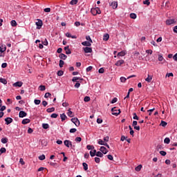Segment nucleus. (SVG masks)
<instances>
[{
    "instance_id": "31",
    "label": "nucleus",
    "mask_w": 177,
    "mask_h": 177,
    "mask_svg": "<svg viewBox=\"0 0 177 177\" xmlns=\"http://www.w3.org/2000/svg\"><path fill=\"white\" fill-rule=\"evenodd\" d=\"M86 39L88 41V42H90V44H93L92 39H91V36H86Z\"/></svg>"
},
{
    "instance_id": "15",
    "label": "nucleus",
    "mask_w": 177,
    "mask_h": 177,
    "mask_svg": "<svg viewBox=\"0 0 177 177\" xmlns=\"http://www.w3.org/2000/svg\"><path fill=\"white\" fill-rule=\"evenodd\" d=\"M111 6H112L113 9H117L118 7V3L117 1H113L111 3Z\"/></svg>"
},
{
    "instance_id": "55",
    "label": "nucleus",
    "mask_w": 177,
    "mask_h": 177,
    "mask_svg": "<svg viewBox=\"0 0 177 177\" xmlns=\"http://www.w3.org/2000/svg\"><path fill=\"white\" fill-rule=\"evenodd\" d=\"M160 154L161 156H167V152H166L165 151H160Z\"/></svg>"
},
{
    "instance_id": "53",
    "label": "nucleus",
    "mask_w": 177,
    "mask_h": 177,
    "mask_svg": "<svg viewBox=\"0 0 177 177\" xmlns=\"http://www.w3.org/2000/svg\"><path fill=\"white\" fill-rule=\"evenodd\" d=\"M42 44L45 46H48V40L46 39H44V41H42Z\"/></svg>"
},
{
    "instance_id": "10",
    "label": "nucleus",
    "mask_w": 177,
    "mask_h": 177,
    "mask_svg": "<svg viewBox=\"0 0 177 177\" xmlns=\"http://www.w3.org/2000/svg\"><path fill=\"white\" fill-rule=\"evenodd\" d=\"M13 86H15V87H19V88H21V86H23V82H17L15 83H14L13 84Z\"/></svg>"
},
{
    "instance_id": "45",
    "label": "nucleus",
    "mask_w": 177,
    "mask_h": 177,
    "mask_svg": "<svg viewBox=\"0 0 177 177\" xmlns=\"http://www.w3.org/2000/svg\"><path fill=\"white\" fill-rule=\"evenodd\" d=\"M63 74H64V72L63 71H59L57 72V75H58L59 77H62V75H63Z\"/></svg>"
},
{
    "instance_id": "34",
    "label": "nucleus",
    "mask_w": 177,
    "mask_h": 177,
    "mask_svg": "<svg viewBox=\"0 0 177 177\" xmlns=\"http://www.w3.org/2000/svg\"><path fill=\"white\" fill-rule=\"evenodd\" d=\"M168 123H167V122L164 121V120H161V122H160V126L161 127H165L166 125H167Z\"/></svg>"
},
{
    "instance_id": "19",
    "label": "nucleus",
    "mask_w": 177,
    "mask_h": 177,
    "mask_svg": "<svg viewBox=\"0 0 177 177\" xmlns=\"http://www.w3.org/2000/svg\"><path fill=\"white\" fill-rule=\"evenodd\" d=\"M152 80H153V76L148 75V77L145 79V81L147 82H151Z\"/></svg>"
},
{
    "instance_id": "28",
    "label": "nucleus",
    "mask_w": 177,
    "mask_h": 177,
    "mask_svg": "<svg viewBox=\"0 0 177 177\" xmlns=\"http://www.w3.org/2000/svg\"><path fill=\"white\" fill-rule=\"evenodd\" d=\"M68 117H71V118H73V111H71V109H69L68 110V113H67Z\"/></svg>"
},
{
    "instance_id": "23",
    "label": "nucleus",
    "mask_w": 177,
    "mask_h": 177,
    "mask_svg": "<svg viewBox=\"0 0 177 177\" xmlns=\"http://www.w3.org/2000/svg\"><path fill=\"white\" fill-rule=\"evenodd\" d=\"M60 117H61V120L62 121H65L66 120V118H67V116L66 115L65 113H62L60 115Z\"/></svg>"
},
{
    "instance_id": "32",
    "label": "nucleus",
    "mask_w": 177,
    "mask_h": 177,
    "mask_svg": "<svg viewBox=\"0 0 177 177\" xmlns=\"http://www.w3.org/2000/svg\"><path fill=\"white\" fill-rule=\"evenodd\" d=\"M77 3H78V0H71L70 1L71 5H77Z\"/></svg>"
},
{
    "instance_id": "17",
    "label": "nucleus",
    "mask_w": 177,
    "mask_h": 177,
    "mask_svg": "<svg viewBox=\"0 0 177 177\" xmlns=\"http://www.w3.org/2000/svg\"><path fill=\"white\" fill-rule=\"evenodd\" d=\"M6 50V46L1 45L0 46V53H3Z\"/></svg>"
},
{
    "instance_id": "33",
    "label": "nucleus",
    "mask_w": 177,
    "mask_h": 177,
    "mask_svg": "<svg viewBox=\"0 0 177 177\" xmlns=\"http://www.w3.org/2000/svg\"><path fill=\"white\" fill-rule=\"evenodd\" d=\"M98 145H101L102 146H104L106 145V142H104V141H103V140L100 139L98 141Z\"/></svg>"
},
{
    "instance_id": "62",
    "label": "nucleus",
    "mask_w": 177,
    "mask_h": 177,
    "mask_svg": "<svg viewBox=\"0 0 177 177\" xmlns=\"http://www.w3.org/2000/svg\"><path fill=\"white\" fill-rule=\"evenodd\" d=\"M49 96H51V94L50 93H46L44 97H46V99H48V97H49Z\"/></svg>"
},
{
    "instance_id": "41",
    "label": "nucleus",
    "mask_w": 177,
    "mask_h": 177,
    "mask_svg": "<svg viewBox=\"0 0 177 177\" xmlns=\"http://www.w3.org/2000/svg\"><path fill=\"white\" fill-rule=\"evenodd\" d=\"M78 80H80V77H73L72 79L73 82H78Z\"/></svg>"
},
{
    "instance_id": "50",
    "label": "nucleus",
    "mask_w": 177,
    "mask_h": 177,
    "mask_svg": "<svg viewBox=\"0 0 177 177\" xmlns=\"http://www.w3.org/2000/svg\"><path fill=\"white\" fill-rule=\"evenodd\" d=\"M63 66H64V61L61 59L59 60V67L62 68Z\"/></svg>"
},
{
    "instance_id": "42",
    "label": "nucleus",
    "mask_w": 177,
    "mask_h": 177,
    "mask_svg": "<svg viewBox=\"0 0 177 177\" xmlns=\"http://www.w3.org/2000/svg\"><path fill=\"white\" fill-rule=\"evenodd\" d=\"M86 149L87 150H93V149H95V147H93V145H87Z\"/></svg>"
},
{
    "instance_id": "64",
    "label": "nucleus",
    "mask_w": 177,
    "mask_h": 177,
    "mask_svg": "<svg viewBox=\"0 0 177 177\" xmlns=\"http://www.w3.org/2000/svg\"><path fill=\"white\" fill-rule=\"evenodd\" d=\"M173 31H174V32H175V34H177V26H176L173 28Z\"/></svg>"
},
{
    "instance_id": "56",
    "label": "nucleus",
    "mask_w": 177,
    "mask_h": 177,
    "mask_svg": "<svg viewBox=\"0 0 177 177\" xmlns=\"http://www.w3.org/2000/svg\"><path fill=\"white\" fill-rule=\"evenodd\" d=\"M93 68V67H92V66H88V68H86V71L87 73H89V71H91Z\"/></svg>"
},
{
    "instance_id": "48",
    "label": "nucleus",
    "mask_w": 177,
    "mask_h": 177,
    "mask_svg": "<svg viewBox=\"0 0 177 177\" xmlns=\"http://www.w3.org/2000/svg\"><path fill=\"white\" fill-rule=\"evenodd\" d=\"M118 100V99L117 97H114L112 101L111 102V103L112 104H114V103H117V101Z\"/></svg>"
},
{
    "instance_id": "9",
    "label": "nucleus",
    "mask_w": 177,
    "mask_h": 177,
    "mask_svg": "<svg viewBox=\"0 0 177 177\" xmlns=\"http://www.w3.org/2000/svg\"><path fill=\"white\" fill-rule=\"evenodd\" d=\"M4 121L6 122V125H9V124H12V122H13V119L11 118H6Z\"/></svg>"
},
{
    "instance_id": "14",
    "label": "nucleus",
    "mask_w": 177,
    "mask_h": 177,
    "mask_svg": "<svg viewBox=\"0 0 177 177\" xmlns=\"http://www.w3.org/2000/svg\"><path fill=\"white\" fill-rule=\"evenodd\" d=\"M30 122H31V120L28 118H26L22 120L21 124H23V125H26L27 124H30Z\"/></svg>"
},
{
    "instance_id": "25",
    "label": "nucleus",
    "mask_w": 177,
    "mask_h": 177,
    "mask_svg": "<svg viewBox=\"0 0 177 177\" xmlns=\"http://www.w3.org/2000/svg\"><path fill=\"white\" fill-rule=\"evenodd\" d=\"M3 153H6V148L1 147V149H0V156L3 154Z\"/></svg>"
},
{
    "instance_id": "51",
    "label": "nucleus",
    "mask_w": 177,
    "mask_h": 177,
    "mask_svg": "<svg viewBox=\"0 0 177 177\" xmlns=\"http://www.w3.org/2000/svg\"><path fill=\"white\" fill-rule=\"evenodd\" d=\"M44 12H45L46 13H49L50 12V8H44Z\"/></svg>"
},
{
    "instance_id": "39",
    "label": "nucleus",
    "mask_w": 177,
    "mask_h": 177,
    "mask_svg": "<svg viewBox=\"0 0 177 177\" xmlns=\"http://www.w3.org/2000/svg\"><path fill=\"white\" fill-rule=\"evenodd\" d=\"M130 17H131V19H136L137 15H136V14H135V13H131V14H130Z\"/></svg>"
},
{
    "instance_id": "1",
    "label": "nucleus",
    "mask_w": 177,
    "mask_h": 177,
    "mask_svg": "<svg viewBox=\"0 0 177 177\" xmlns=\"http://www.w3.org/2000/svg\"><path fill=\"white\" fill-rule=\"evenodd\" d=\"M117 109V108H116V107L112 108V109H111V111H112V115H115V116L117 117L119 114L121 113V110H120V109H118V110L117 111V109Z\"/></svg>"
},
{
    "instance_id": "59",
    "label": "nucleus",
    "mask_w": 177,
    "mask_h": 177,
    "mask_svg": "<svg viewBox=\"0 0 177 177\" xmlns=\"http://www.w3.org/2000/svg\"><path fill=\"white\" fill-rule=\"evenodd\" d=\"M75 142H81V140H82V138H81V137H77L75 139Z\"/></svg>"
},
{
    "instance_id": "6",
    "label": "nucleus",
    "mask_w": 177,
    "mask_h": 177,
    "mask_svg": "<svg viewBox=\"0 0 177 177\" xmlns=\"http://www.w3.org/2000/svg\"><path fill=\"white\" fill-rule=\"evenodd\" d=\"M124 63H125V61H124V59H120L116 62V63L115 64V66H116L117 67H120V66H122Z\"/></svg>"
},
{
    "instance_id": "58",
    "label": "nucleus",
    "mask_w": 177,
    "mask_h": 177,
    "mask_svg": "<svg viewBox=\"0 0 177 177\" xmlns=\"http://www.w3.org/2000/svg\"><path fill=\"white\" fill-rule=\"evenodd\" d=\"M75 132H77V129H70L71 133H75Z\"/></svg>"
},
{
    "instance_id": "46",
    "label": "nucleus",
    "mask_w": 177,
    "mask_h": 177,
    "mask_svg": "<svg viewBox=\"0 0 177 177\" xmlns=\"http://www.w3.org/2000/svg\"><path fill=\"white\" fill-rule=\"evenodd\" d=\"M39 160H40V161H44V160H45V155L43 154L39 156Z\"/></svg>"
},
{
    "instance_id": "5",
    "label": "nucleus",
    "mask_w": 177,
    "mask_h": 177,
    "mask_svg": "<svg viewBox=\"0 0 177 177\" xmlns=\"http://www.w3.org/2000/svg\"><path fill=\"white\" fill-rule=\"evenodd\" d=\"M71 122H73V124H75V125L76 127H80V120H78V118H73L71 119Z\"/></svg>"
},
{
    "instance_id": "13",
    "label": "nucleus",
    "mask_w": 177,
    "mask_h": 177,
    "mask_svg": "<svg viewBox=\"0 0 177 177\" xmlns=\"http://www.w3.org/2000/svg\"><path fill=\"white\" fill-rule=\"evenodd\" d=\"M36 26H37V29L39 30L41 27H42V21L41 19H38V21L36 22Z\"/></svg>"
},
{
    "instance_id": "2",
    "label": "nucleus",
    "mask_w": 177,
    "mask_h": 177,
    "mask_svg": "<svg viewBox=\"0 0 177 177\" xmlns=\"http://www.w3.org/2000/svg\"><path fill=\"white\" fill-rule=\"evenodd\" d=\"M93 12H95V13H93ZM91 13H93V16H96V15H100V13H102V11L100 10V8H95L91 9Z\"/></svg>"
},
{
    "instance_id": "3",
    "label": "nucleus",
    "mask_w": 177,
    "mask_h": 177,
    "mask_svg": "<svg viewBox=\"0 0 177 177\" xmlns=\"http://www.w3.org/2000/svg\"><path fill=\"white\" fill-rule=\"evenodd\" d=\"M64 145H65L66 147H71V149H73V142L70 140H66L64 142Z\"/></svg>"
},
{
    "instance_id": "54",
    "label": "nucleus",
    "mask_w": 177,
    "mask_h": 177,
    "mask_svg": "<svg viewBox=\"0 0 177 177\" xmlns=\"http://www.w3.org/2000/svg\"><path fill=\"white\" fill-rule=\"evenodd\" d=\"M98 73L100 74H103V73H104V68H100L99 71H98Z\"/></svg>"
},
{
    "instance_id": "40",
    "label": "nucleus",
    "mask_w": 177,
    "mask_h": 177,
    "mask_svg": "<svg viewBox=\"0 0 177 177\" xmlns=\"http://www.w3.org/2000/svg\"><path fill=\"white\" fill-rule=\"evenodd\" d=\"M84 102H91V97H89V96L84 97Z\"/></svg>"
},
{
    "instance_id": "27",
    "label": "nucleus",
    "mask_w": 177,
    "mask_h": 177,
    "mask_svg": "<svg viewBox=\"0 0 177 177\" xmlns=\"http://www.w3.org/2000/svg\"><path fill=\"white\" fill-rule=\"evenodd\" d=\"M47 113H53L55 111V107L48 108L46 109Z\"/></svg>"
},
{
    "instance_id": "43",
    "label": "nucleus",
    "mask_w": 177,
    "mask_h": 177,
    "mask_svg": "<svg viewBox=\"0 0 177 177\" xmlns=\"http://www.w3.org/2000/svg\"><path fill=\"white\" fill-rule=\"evenodd\" d=\"M133 120H139V117L138 116V115H136V113H133Z\"/></svg>"
},
{
    "instance_id": "22",
    "label": "nucleus",
    "mask_w": 177,
    "mask_h": 177,
    "mask_svg": "<svg viewBox=\"0 0 177 177\" xmlns=\"http://www.w3.org/2000/svg\"><path fill=\"white\" fill-rule=\"evenodd\" d=\"M8 140H9L8 139V138H1V143L5 145V144L8 143Z\"/></svg>"
},
{
    "instance_id": "47",
    "label": "nucleus",
    "mask_w": 177,
    "mask_h": 177,
    "mask_svg": "<svg viewBox=\"0 0 177 177\" xmlns=\"http://www.w3.org/2000/svg\"><path fill=\"white\" fill-rule=\"evenodd\" d=\"M34 103H35V104H37V105L41 104V100H35Z\"/></svg>"
},
{
    "instance_id": "16",
    "label": "nucleus",
    "mask_w": 177,
    "mask_h": 177,
    "mask_svg": "<svg viewBox=\"0 0 177 177\" xmlns=\"http://www.w3.org/2000/svg\"><path fill=\"white\" fill-rule=\"evenodd\" d=\"M82 45H83V46H91L92 44L89 41H83L82 42Z\"/></svg>"
},
{
    "instance_id": "38",
    "label": "nucleus",
    "mask_w": 177,
    "mask_h": 177,
    "mask_svg": "<svg viewBox=\"0 0 177 177\" xmlns=\"http://www.w3.org/2000/svg\"><path fill=\"white\" fill-rule=\"evenodd\" d=\"M42 127H43L44 129H48L49 128V124H46V123H44L42 124Z\"/></svg>"
},
{
    "instance_id": "18",
    "label": "nucleus",
    "mask_w": 177,
    "mask_h": 177,
    "mask_svg": "<svg viewBox=\"0 0 177 177\" xmlns=\"http://www.w3.org/2000/svg\"><path fill=\"white\" fill-rule=\"evenodd\" d=\"M59 59H62V60H66V59H67V55H66L64 53H61L59 55Z\"/></svg>"
},
{
    "instance_id": "11",
    "label": "nucleus",
    "mask_w": 177,
    "mask_h": 177,
    "mask_svg": "<svg viewBox=\"0 0 177 177\" xmlns=\"http://www.w3.org/2000/svg\"><path fill=\"white\" fill-rule=\"evenodd\" d=\"M84 51L85 53H92V48L89 47H84L83 48Z\"/></svg>"
},
{
    "instance_id": "7",
    "label": "nucleus",
    "mask_w": 177,
    "mask_h": 177,
    "mask_svg": "<svg viewBox=\"0 0 177 177\" xmlns=\"http://www.w3.org/2000/svg\"><path fill=\"white\" fill-rule=\"evenodd\" d=\"M19 118H24V117H27V113L24 111H20L19 114Z\"/></svg>"
},
{
    "instance_id": "44",
    "label": "nucleus",
    "mask_w": 177,
    "mask_h": 177,
    "mask_svg": "<svg viewBox=\"0 0 177 177\" xmlns=\"http://www.w3.org/2000/svg\"><path fill=\"white\" fill-rule=\"evenodd\" d=\"M158 60L159 62H162L164 60V57H162V55H159L158 57Z\"/></svg>"
},
{
    "instance_id": "26",
    "label": "nucleus",
    "mask_w": 177,
    "mask_h": 177,
    "mask_svg": "<svg viewBox=\"0 0 177 177\" xmlns=\"http://www.w3.org/2000/svg\"><path fill=\"white\" fill-rule=\"evenodd\" d=\"M171 142V140L169 139V138H166L164 140V143H165L166 145H169Z\"/></svg>"
},
{
    "instance_id": "8",
    "label": "nucleus",
    "mask_w": 177,
    "mask_h": 177,
    "mask_svg": "<svg viewBox=\"0 0 177 177\" xmlns=\"http://www.w3.org/2000/svg\"><path fill=\"white\" fill-rule=\"evenodd\" d=\"M64 50L66 52V55H71V50H70V46H65Z\"/></svg>"
},
{
    "instance_id": "60",
    "label": "nucleus",
    "mask_w": 177,
    "mask_h": 177,
    "mask_svg": "<svg viewBox=\"0 0 177 177\" xmlns=\"http://www.w3.org/2000/svg\"><path fill=\"white\" fill-rule=\"evenodd\" d=\"M95 161L97 164H99V162H100V158H95Z\"/></svg>"
},
{
    "instance_id": "57",
    "label": "nucleus",
    "mask_w": 177,
    "mask_h": 177,
    "mask_svg": "<svg viewBox=\"0 0 177 177\" xmlns=\"http://www.w3.org/2000/svg\"><path fill=\"white\" fill-rule=\"evenodd\" d=\"M133 55H134L136 57H138V56H139L140 53H139V52L138 51H135L134 53H133Z\"/></svg>"
},
{
    "instance_id": "52",
    "label": "nucleus",
    "mask_w": 177,
    "mask_h": 177,
    "mask_svg": "<svg viewBox=\"0 0 177 177\" xmlns=\"http://www.w3.org/2000/svg\"><path fill=\"white\" fill-rule=\"evenodd\" d=\"M59 115H57V113H53L51 114L50 117L51 118H57Z\"/></svg>"
},
{
    "instance_id": "20",
    "label": "nucleus",
    "mask_w": 177,
    "mask_h": 177,
    "mask_svg": "<svg viewBox=\"0 0 177 177\" xmlns=\"http://www.w3.org/2000/svg\"><path fill=\"white\" fill-rule=\"evenodd\" d=\"M0 82L1 84H3L4 85H6V84H8V81L6 80V79L0 77Z\"/></svg>"
},
{
    "instance_id": "49",
    "label": "nucleus",
    "mask_w": 177,
    "mask_h": 177,
    "mask_svg": "<svg viewBox=\"0 0 177 177\" xmlns=\"http://www.w3.org/2000/svg\"><path fill=\"white\" fill-rule=\"evenodd\" d=\"M39 88L40 91H45V89H46V88L44 85L39 86Z\"/></svg>"
},
{
    "instance_id": "24",
    "label": "nucleus",
    "mask_w": 177,
    "mask_h": 177,
    "mask_svg": "<svg viewBox=\"0 0 177 177\" xmlns=\"http://www.w3.org/2000/svg\"><path fill=\"white\" fill-rule=\"evenodd\" d=\"M125 55H127V53H125V51H121L118 53V56H120L121 57L125 56Z\"/></svg>"
},
{
    "instance_id": "35",
    "label": "nucleus",
    "mask_w": 177,
    "mask_h": 177,
    "mask_svg": "<svg viewBox=\"0 0 177 177\" xmlns=\"http://www.w3.org/2000/svg\"><path fill=\"white\" fill-rule=\"evenodd\" d=\"M143 4L147 5V6H150V0H145L143 1Z\"/></svg>"
},
{
    "instance_id": "36",
    "label": "nucleus",
    "mask_w": 177,
    "mask_h": 177,
    "mask_svg": "<svg viewBox=\"0 0 177 177\" xmlns=\"http://www.w3.org/2000/svg\"><path fill=\"white\" fill-rule=\"evenodd\" d=\"M95 156H97V157H103V153L100 151H97L96 153H95Z\"/></svg>"
},
{
    "instance_id": "30",
    "label": "nucleus",
    "mask_w": 177,
    "mask_h": 177,
    "mask_svg": "<svg viewBox=\"0 0 177 177\" xmlns=\"http://www.w3.org/2000/svg\"><path fill=\"white\" fill-rule=\"evenodd\" d=\"M10 24L12 27H16V26H17V22H16L15 20H12Z\"/></svg>"
},
{
    "instance_id": "4",
    "label": "nucleus",
    "mask_w": 177,
    "mask_h": 177,
    "mask_svg": "<svg viewBox=\"0 0 177 177\" xmlns=\"http://www.w3.org/2000/svg\"><path fill=\"white\" fill-rule=\"evenodd\" d=\"M175 23H176V21L175 20V19H170L166 20L167 26H171V24H175Z\"/></svg>"
},
{
    "instance_id": "12",
    "label": "nucleus",
    "mask_w": 177,
    "mask_h": 177,
    "mask_svg": "<svg viewBox=\"0 0 177 177\" xmlns=\"http://www.w3.org/2000/svg\"><path fill=\"white\" fill-rule=\"evenodd\" d=\"M100 150L102 153H103V154H107V153H109V151L104 147H101Z\"/></svg>"
},
{
    "instance_id": "61",
    "label": "nucleus",
    "mask_w": 177,
    "mask_h": 177,
    "mask_svg": "<svg viewBox=\"0 0 177 177\" xmlns=\"http://www.w3.org/2000/svg\"><path fill=\"white\" fill-rule=\"evenodd\" d=\"M107 158L113 161V160H114V158L113 157L112 155H108Z\"/></svg>"
},
{
    "instance_id": "29",
    "label": "nucleus",
    "mask_w": 177,
    "mask_h": 177,
    "mask_svg": "<svg viewBox=\"0 0 177 177\" xmlns=\"http://www.w3.org/2000/svg\"><path fill=\"white\" fill-rule=\"evenodd\" d=\"M82 165L84 171H88V164H86V162H83Z\"/></svg>"
},
{
    "instance_id": "37",
    "label": "nucleus",
    "mask_w": 177,
    "mask_h": 177,
    "mask_svg": "<svg viewBox=\"0 0 177 177\" xmlns=\"http://www.w3.org/2000/svg\"><path fill=\"white\" fill-rule=\"evenodd\" d=\"M135 169L137 172H139V171L142 169V165H139L138 166H137Z\"/></svg>"
},
{
    "instance_id": "21",
    "label": "nucleus",
    "mask_w": 177,
    "mask_h": 177,
    "mask_svg": "<svg viewBox=\"0 0 177 177\" xmlns=\"http://www.w3.org/2000/svg\"><path fill=\"white\" fill-rule=\"evenodd\" d=\"M109 38H110V35L109 34H104L103 37L104 41H109Z\"/></svg>"
},
{
    "instance_id": "63",
    "label": "nucleus",
    "mask_w": 177,
    "mask_h": 177,
    "mask_svg": "<svg viewBox=\"0 0 177 177\" xmlns=\"http://www.w3.org/2000/svg\"><path fill=\"white\" fill-rule=\"evenodd\" d=\"M120 81L122 82H125V81H127V78H125L124 77H120Z\"/></svg>"
}]
</instances>
